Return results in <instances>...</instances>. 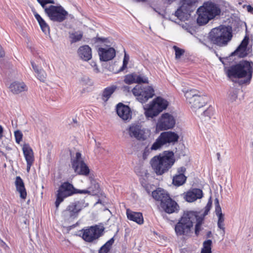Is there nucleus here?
Returning a JSON list of instances; mask_svg holds the SVG:
<instances>
[{"instance_id":"09e8293b","label":"nucleus","mask_w":253,"mask_h":253,"mask_svg":"<svg viewBox=\"0 0 253 253\" xmlns=\"http://www.w3.org/2000/svg\"><path fill=\"white\" fill-rule=\"evenodd\" d=\"M213 113V108L211 106H210L207 110H204L201 115L202 116L208 117V118L210 119L211 116L212 115Z\"/></svg>"},{"instance_id":"9b49d317","label":"nucleus","mask_w":253,"mask_h":253,"mask_svg":"<svg viewBox=\"0 0 253 253\" xmlns=\"http://www.w3.org/2000/svg\"><path fill=\"white\" fill-rule=\"evenodd\" d=\"M199 91L196 89H190L185 93L187 100L191 105V107L195 111L203 107L208 101L206 96L199 94Z\"/></svg>"},{"instance_id":"2eb2a0df","label":"nucleus","mask_w":253,"mask_h":253,"mask_svg":"<svg viewBox=\"0 0 253 253\" xmlns=\"http://www.w3.org/2000/svg\"><path fill=\"white\" fill-rule=\"evenodd\" d=\"M174 117L169 113H164L159 118L156 124V130H167L173 128L175 125Z\"/></svg>"},{"instance_id":"79ce46f5","label":"nucleus","mask_w":253,"mask_h":253,"mask_svg":"<svg viewBox=\"0 0 253 253\" xmlns=\"http://www.w3.org/2000/svg\"><path fill=\"white\" fill-rule=\"evenodd\" d=\"M135 83L138 84H148L149 80L147 77L142 75H138L135 73Z\"/></svg>"},{"instance_id":"3c124183","label":"nucleus","mask_w":253,"mask_h":253,"mask_svg":"<svg viewBox=\"0 0 253 253\" xmlns=\"http://www.w3.org/2000/svg\"><path fill=\"white\" fill-rule=\"evenodd\" d=\"M108 39L105 38L96 37L92 39L95 42H106Z\"/></svg>"},{"instance_id":"ddd939ff","label":"nucleus","mask_w":253,"mask_h":253,"mask_svg":"<svg viewBox=\"0 0 253 253\" xmlns=\"http://www.w3.org/2000/svg\"><path fill=\"white\" fill-rule=\"evenodd\" d=\"M72 168L74 172L78 175L88 176L90 169L82 157V154L77 152L75 157L71 159Z\"/></svg>"},{"instance_id":"bb28decb","label":"nucleus","mask_w":253,"mask_h":253,"mask_svg":"<svg viewBox=\"0 0 253 253\" xmlns=\"http://www.w3.org/2000/svg\"><path fill=\"white\" fill-rule=\"evenodd\" d=\"M9 88L14 94H18L27 89V86L23 82H17L12 83L10 85Z\"/></svg>"},{"instance_id":"58836bf2","label":"nucleus","mask_w":253,"mask_h":253,"mask_svg":"<svg viewBox=\"0 0 253 253\" xmlns=\"http://www.w3.org/2000/svg\"><path fill=\"white\" fill-rule=\"evenodd\" d=\"M189 14L190 12L187 11L185 8H183L182 5H181L175 12V16L180 20H182L185 15Z\"/></svg>"},{"instance_id":"69168bd1","label":"nucleus","mask_w":253,"mask_h":253,"mask_svg":"<svg viewBox=\"0 0 253 253\" xmlns=\"http://www.w3.org/2000/svg\"><path fill=\"white\" fill-rule=\"evenodd\" d=\"M46 4L48 3L54 4L55 2L53 0H45Z\"/></svg>"},{"instance_id":"774afa93","label":"nucleus","mask_w":253,"mask_h":253,"mask_svg":"<svg viewBox=\"0 0 253 253\" xmlns=\"http://www.w3.org/2000/svg\"><path fill=\"white\" fill-rule=\"evenodd\" d=\"M2 132H3V128L0 125V138H1L2 136Z\"/></svg>"},{"instance_id":"7ed1b4c3","label":"nucleus","mask_w":253,"mask_h":253,"mask_svg":"<svg viewBox=\"0 0 253 253\" xmlns=\"http://www.w3.org/2000/svg\"><path fill=\"white\" fill-rule=\"evenodd\" d=\"M233 37L232 27L229 26L220 25L213 28L209 33L208 39L211 44L218 48L227 46Z\"/></svg>"},{"instance_id":"7c9ffc66","label":"nucleus","mask_w":253,"mask_h":253,"mask_svg":"<svg viewBox=\"0 0 253 253\" xmlns=\"http://www.w3.org/2000/svg\"><path fill=\"white\" fill-rule=\"evenodd\" d=\"M99 185L95 180H92L91 181V185L88 187V189H83L81 191H85L82 194H87L91 195H96L99 192Z\"/></svg>"},{"instance_id":"a18cd8bd","label":"nucleus","mask_w":253,"mask_h":253,"mask_svg":"<svg viewBox=\"0 0 253 253\" xmlns=\"http://www.w3.org/2000/svg\"><path fill=\"white\" fill-rule=\"evenodd\" d=\"M215 204V212L217 216L223 215L224 214L222 212L221 208L220 207L219 200L217 198H216L214 201Z\"/></svg>"},{"instance_id":"20e7f679","label":"nucleus","mask_w":253,"mask_h":253,"mask_svg":"<svg viewBox=\"0 0 253 253\" xmlns=\"http://www.w3.org/2000/svg\"><path fill=\"white\" fill-rule=\"evenodd\" d=\"M221 9L219 5L211 1L205 2L203 6L197 10L198 17L197 19L199 25L207 24L208 22L216 16L220 14Z\"/></svg>"},{"instance_id":"393cba45","label":"nucleus","mask_w":253,"mask_h":253,"mask_svg":"<svg viewBox=\"0 0 253 253\" xmlns=\"http://www.w3.org/2000/svg\"><path fill=\"white\" fill-rule=\"evenodd\" d=\"M127 218L132 221L135 222L138 224L143 223L144 220L142 213L140 212L133 211L129 209L126 212Z\"/></svg>"},{"instance_id":"f257e3e1","label":"nucleus","mask_w":253,"mask_h":253,"mask_svg":"<svg viewBox=\"0 0 253 253\" xmlns=\"http://www.w3.org/2000/svg\"><path fill=\"white\" fill-rule=\"evenodd\" d=\"M227 77L232 80L238 79L240 85H248L251 83L253 74V62L243 60L239 63L225 69Z\"/></svg>"},{"instance_id":"1a4fd4ad","label":"nucleus","mask_w":253,"mask_h":253,"mask_svg":"<svg viewBox=\"0 0 253 253\" xmlns=\"http://www.w3.org/2000/svg\"><path fill=\"white\" fill-rule=\"evenodd\" d=\"M88 206L89 204L84 199L74 201L68 205L62 213L65 218L74 219L78 217L84 209Z\"/></svg>"},{"instance_id":"423d86ee","label":"nucleus","mask_w":253,"mask_h":253,"mask_svg":"<svg viewBox=\"0 0 253 253\" xmlns=\"http://www.w3.org/2000/svg\"><path fill=\"white\" fill-rule=\"evenodd\" d=\"M84 192L85 191H81V190L75 188L73 184L69 181L62 183L56 194L55 205L56 209L59 207L60 204L64 201L65 199L77 194H82V193Z\"/></svg>"},{"instance_id":"6ab92c4d","label":"nucleus","mask_w":253,"mask_h":253,"mask_svg":"<svg viewBox=\"0 0 253 253\" xmlns=\"http://www.w3.org/2000/svg\"><path fill=\"white\" fill-rule=\"evenodd\" d=\"M116 112L118 115L124 121H129L131 119L132 112L130 107L122 103L117 104Z\"/></svg>"},{"instance_id":"f8f14e48","label":"nucleus","mask_w":253,"mask_h":253,"mask_svg":"<svg viewBox=\"0 0 253 253\" xmlns=\"http://www.w3.org/2000/svg\"><path fill=\"white\" fill-rule=\"evenodd\" d=\"M44 11L51 21L59 23L64 21L68 15V12L61 5H51L45 8Z\"/></svg>"},{"instance_id":"a19ab883","label":"nucleus","mask_w":253,"mask_h":253,"mask_svg":"<svg viewBox=\"0 0 253 253\" xmlns=\"http://www.w3.org/2000/svg\"><path fill=\"white\" fill-rule=\"evenodd\" d=\"M212 200L211 198L210 197L208 200V202L206 206V207L204 208V211L203 212L202 211H198V212H200V215L201 216H203V217L205 218V216L207 215L209 212L210 211L211 206H212Z\"/></svg>"},{"instance_id":"412c9836","label":"nucleus","mask_w":253,"mask_h":253,"mask_svg":"<svg viewBox=\"0 0 253 253\" xmlns=\"http://www.w3.org/2000/svg\"><path fill=\"white\" fill-rule=\"evenodd\" d=\"M186 168L184 167L178 168L177 173L172 178V183L174 185L180 186L185 183L187 179V177L184 174Z\"/></svg>"},{"instance_id":"864d4df0","label":"nucleus","mask_w":253,"mask_h":253,"mask_svg":"<svg viewBox=\"0 0 253 253\" xmlns=\"http://www.w3.org/2000/svg\"><path fill=\"white\" fill-rule=\"evenodd\" d=\"M200 42L205 45L206 47H207L210 50H212L214 51V52L216 54V55L218 57V54L216 52V51L213 48L212 46H211L209 44H207L206 42H204L203 41H200Z\"/></svg>"},{"instance_id":"0eeeda50","label":"nucleus","mask_w":253,"mask_h":253,"mask_svg":"<svg viewBox=\"0 0 253 253\" xmlns=\"http://www.w3.org/2000/svg\"><path fill=\"white\" fill-rule=\"evenodd\" d=\"M169 102L161 96H158L150 102L147 107L144 108V115L147 119H153L165 110Z\"/></svg>"},{"instance_id":"6e6552de","label":"nucleus","mask_w":253,"mask_h":253,"mask_svg":"<svg viewBox=\"0 0 253 253\" xmlns=\"http://www.w3.org/2000/svg\"><path fill=\"white\" fill-rule=\"evenodd\" d=\"M104 230L103 226L96 224L84 227L80 230L79 236L86 242L94 243L104 235Z\"/></svg>"},{"instance_id":"6e6d98bb","label":"nucleus","mask_w":253,"mask_h":253,"mask_svg":"<svg viewBox=\"0 0 253 253\" xmlns=\"http://www.w3.org/2000/svg\"><path fill=\"white\" fill-rule=\"evenodd\" d=\"M131 87L128 85H124L122 86V90L125 92H129L130 91Z\"/></svg>"},{"instance_id":"5701e85b","label":"nucleus","mask_w":253,"mask_h":253,"mask_svg":"<svg viewBox=\"0 0 253 253\" xmlns=\"http://www.w3.org/2000/svg\"><path fill=\"white\" fill-rule=\"evenodd\" d=\"M203 196V193L202 190L198 188H194L187 192L185 199L188 202H193L198 199H201Z\"/></svg>"},{"instance_id":"680f3d73","label":"nucleus","mask_w":253,"mask_h":253,"mask_svg":"<svg viewBox=\"0 0 253 253\" xmlns=\"http://www.w3.org/2000/svg\"><path fill=\"white\" fill-rule=\"evenodd\" d=\"M127 65L126 64H125V63H123V65L121 67V68H120V71H123L124 70H125L126 68L127 67Z\"/></svg>"},{"instance_id":"4be33fe9","label":"nucleus","mask_w":253,"mask_h":253,"mask_svg":"<svg viewBox=\"0 0 253 253\" xmlns=\"http://www.w3.org/2000/svg\"><path fill=\"white\" fill-rule=\"evenodd\" d=\"M152 196L153 198L157 202H159L160 204L165 202L167 199L170 197L168 192L161 188H158L152 192Z\"/></svg>"},{"instance_id":"c85d7f7f","label":"nucleus","mask_w":253,"mask_h":253,"mask_svg":"<svg viewBox=\"0 0 253 253\" xmlns=\"http://www.w3.org/2000/svg\"><path fill=\"white\" fill-rule=\"evenodd\" d=\"M117 88V86L116 85H112L105 87L101 93L102 100L105 102H107L115 91Z\"/></svg>"},{"instance_id":"e433bc0d","label":"nucleus","mask_w":253,"mask_h":253,"mask_svg":"<svg viewBox=\"0 0 253 253\" xmlns=\"http://www.w3.org/2000/svg\"><path fill=\"white\" fill-rule=\"evenodd\" d=\"M212 241L208 239L204 242L201 253H212Z\"/></svg>"},{"instance_id":"338daca9","label":"nucleus","mask_w":253,"mask_h":253,"mask_svg":"<svg viewBox=\"0 0 253 253\" xmlns=\"http://www.w3.org/2000/svg\"><path fill=\"white\" fill-rule=\"evenodd\" d=\"M212 233L211 231H209L206 234V236L207 238H210L211 236Z\"/></svg>"},{"instance_id":"de8ad7c7","label":"nucleus","mask_w":253,"mask_h":253,"mask_svg":"<svg viewBox=\"0 0 253 253\" xmlns=\"http://www.w3.org/2000/svg\"><path fill=\"white\" fill-rule=\"evenodd\" d=\"M173 48L175 51V55L176 59H179L182 55L184 53V50L180 48L176 45H174L173 46Z\"/></svg>"},{"instance_id":"c03bdc74","label":"nucleus","mask_w":253,"mask_h":253,"mask_svg":"<svg viewBox=\"0 0 253 253\" xmlns=\"http://www.w3.org/2000/svg\"><path fill=\"white\" fill-rule=\"evenodd\" d=\"M135 73L127 74L125 76L124 82L127 84L135 83Z\"/></svg>"},{"instance_id":"dca6fc26","label":"nucleus","mask_w":253,"mask_h":253,"mask_svg":"<svg viewBox=\"0 0 253 253\" xmlns=\"http://www.w3.org/2000/svg\"><path fill=\"white\" fill-rule=\"evenodd\" d=\"M249 37L246 35L236 50L231 53L230 56H237L240 58H244L252 52V47H248Z\"/></svg>"},{"instance_id":"4468645a","label":"nucleus","mask_w":253,"mask_h":253,"mask_svg":"<svg viewBox=\"0 0 253 253\" xmlns=\"http://www.w3.org/2000/svg\"><path fill=\"white\" fill-rule=\"evenodd\" d=\"M131 138L144 141L147 139L146 129L143 127L140 122H136L131 123L126 129Z\"/></svg>"},{"instance_id":"a878e982","label":"nucleus","mask_w":253,"mask_h":253,"mask_svg":"<svg viewBox=\"0 0 253 253\" xmlns=\"http://www.w3.org/2000/svg\"><path fill=\"white\" fill-rule=\"evenodd\" d=\"M15 184L16 190L20 193V198L25 199L27 197V192L23 180L19 176L16 177Z\"/></svg>"},{"instance_id":"5fc2aeb1","label":"nucleus","mask_w":253,"mask_h":253,"mask_svg":"<svg viewBox=\"0 0 253 253\" xmlns=\"http://www.w3.org/2000/svg\"><path fill=\"white\" fill-rule=\"evenodd\" d=\"M129 57L128 54H127L126 52H125L124 57L123 59V63L128 64L129 61Z\"/></svg>"},{"instance_id":"ea45409f","label":"nucleus","mask_w":253,"mask_h":253,"mask_svg":"<svg viewBox=\"0 0 253 253\" xmlns=\"http://www.w3.org/2000/svg\"><path fill=\"white\" fill-rule=\"evenodd\" d=\"M165 143L160 135L156 139L151 147L152 150H157L165 145Z\"/></svg>"},{"instance_id":"2f4dec72","label":"nucleus","mask_w":253,"mask_h":253,"mask_svg":"<svg viewBox=\"0 0 253 253\" xmlns=\"http://www.w3.org/2000/svg\"><path fill=\"white\" fill-rule=\"evenodd\" d=\"M196 218L195 220L196 221V223L195 225V234L196 237H198L200 234V232L202 230L203 228H202V225L203 223V221L205 219L203 216H201L200 215V212L198 211H196Z\"/></svg>"},{"instance_id":"a211bd4d","label":"nucleus","mask_w":253,"mask_h":253,"mask_svg":"<svg viewBox=\"0 0 253 253\" xmlns=\"http://www.w3.org/2000/svg\"><path fill=\"white\" fill-rule=\"evenodd\" d=\"M97 51L101 61L107 62L112 60L116 56V50L113 47H99Z\"/></svg>"},{"instance_id":"39448f33","label":"nucleus","mask_w":253,"mask_h":253,"mask_svg":"<svg viewBox=\"0 0 253 253\" xmlns=\"http://www.w3.org/2000/svg\"><path fill=\"white\" fill-rule=\"evenodd\" d=\"M196 212L195 211L184 212L183 215L175 225L174 230L177 236H189L191 233L193 223L196 218Z\"/></svg>"},{"instance_id":"4d7b16f0","label":"nucleus","mask_w":253,"mask_h":253,"mask_svg":"<svg viewBox=\"0 0 253 253\" xmlns=\"http://www.w3.org/2000/svg\"><path fill=\"white\" fill-rule=\"evenodd\" d=\"M31 65H32V66L34 71L35 72V73H37L38 71H39L40 70V69L39 68V67L36 65V64L33 61L31 62Z\"/></svg>"},{"instance_id":"72a5a7b5","label":"nucleus","mask_w":253,"mask_h":253,"mask_svg":"<svg viewBox=\"0 0 253 253\" xmlns=\"http://www.w3.org/2000/svg\"><path fill=\"white\" fill-rule=\"evenodd\" d=\"M197 2V0H181V5L183 8H185L187 11L191 13L194 10L193 8Z\"/></svg>"},{"instance_id":"b1692460","label":"nucleus","mask_w":253,"mask_h":253,"mask_svg":"<svg viewBox=\"0 0 253 253\" xmlns=\"http://www.w3.org/2000/svg\"><path fill=\"white\" fill-rule=\"evenodd\" d=\"M78 54L84 61H88L92 57L91 49L87 45L80 46L78 50Z\"/></svg>"},{"instance_id":"aec40b11","label":"nucleus","mask_w":253,"mask_h":253,"mask_svg":"<svg viewBox=\"0 0 253 253\" xmlns=\"http://www.w3.org/2000/svg\"><path fill=\"white\" fill-rule=\"evenodd\" d=\"M165 145H174L178 142L179 136L178 134L171 131H167L162 132L160 135Z\"/></svg>"},{"instance_id":"4c0bfd02","label":"nucleus","mask_w":253,"mask_h":253,"mask_svg":"<svg viewBox=\"0 0 253 253\" xmlns=\"http://www.w3.org/2000/svg\"><path fill=\"white\" fill-rule=\"evenodd\" d=\"M239 91V90L237 88H231L228 92V99L229 101L231 102L235 101L237 99Z\"/></svg>"},{"instance_id":"f03ea898","label":"nucleus","mask_w":253,"mask_h":253,"mask_svg":"<svg viewBox=\"0 0 253 253\" xmlns=\"http://www.w3.org/2000/svg\"><path fill=\"white\" fill-rule=\"evenodd\" d=\"M175 162L174 153L172 151H165L153 157L150 161L152 170L157 176L167 173Z\"/></svg>"},{"instance_id":"c9c22d12","label":"nucleus","mask_w":253,"mask_h":253,"mask_svg":"<svg viewBox=\"0 0 253 253\" xmlns=\"http://www.w3.org/2000/svg\"><path fill=\"white\" fill-rule=\"evenodd\" d=\"M212 241L208 239L204 242L201 253H212Z\"/></svg>"},{"instance_id":"37998d69","label":"nucleus","mask_w":253,"mask_h":253,"mask_svg":"<svg viewBox=\"0 0 253 253\" xmlns=\"http://www.w3.org/2000/svg\"><path fill=\"white\" fill-rule=\"evenodd\" d=\"M223 215H220L217 216L218 217V221H217V227L218 228L221 229L222 231V234L223 235L225 234V224H224V217Z\"/></svg>"},{"instance_id":"9d476101","label":"nucleus","mask_w":253,"mask_h":253,"mask_svg":"<svg viewBox=\"0 0 253 253\" xmlns=\"http://www.w3.org/2000/svg\"><path fill=\"white\" fill-rule=\"evenodd\" d=\"M131 92L136 99L141 103L146 102L155 95V91L152 86L137 84L132 89Z\"/></svg>"},{"instance_id":"cd10ccee","label":"nucleus","mask_w":253,"mask_h":253,"mask_svg":"<svg viewBox=\"0 0 253 253\" xmlns=\"http://www.w3.org/2000/svg\"><path fill=\"white\" fill-rule=\"evenodd\" d=\"M22 150L26 162L34 161V152L29 144L25 143L23 145Z\"/></svg>"},{"instance_id":"e2e57ef3","label":"nucleus","mask_w":253,"mask_h":253,"mask_svg":"<svg viewBox=\"0 0 253 253\" xmlns=\"http://www.w3.org/2000/svg\"><path fill=\"white\" fill-rule=\"evenodd\" d=\"M4 56V51L3 50L1 47L0 46V57H2Z\"/></svg>"},{"instance_id":"bf43d9fd","label":"nucleus","mask_w":253,"mask_h":253,"mask_svg":"<svg viewBox=\"0 0 253 253\" xmlns=\"http://www.w3.org/2000/svg\"><path fill=\"white\" fill-rule=\"evenodd\" d=\"M38 2L41 4L42 8H45L46 5L45 0H37Z\"/></svg>"},{"instance_id":"603ef678","label":"nucleus","mask_w":253,"mask_h":253,"mask_svg":"<svg viewBox=\"0 0 253 253\" xmlns=\"http://www.w3.org/2000/svg\"><path fill=\"white\" fill-rule=\"evenodd\" d=\"M151 147L149 148L148 147H146L144 150L143 153V159H146L147 156L149 155L151 151Z\"/></svg>"},{"instance_id":"13d9d810","label":"nucleus","mask_w":253,"mask_h":253,"mask_svg":"<svg viewBox=\"0 0 253 253\" xmlns=\"http://www.w3.org/2000/svg\"><path fill=\"white\" fill-rule=\"evenodd\" d=\"M27 163V171L29 172L30 170L31 166H32L34 162H26Z\"/></svg>"},{"instance_id":"f3484780","label":"nucleus","mask_w":253,"mask_h":253,"mask_svg":"<svg viewBox=\"0 0 253 253\" xmlns=\"http://www.w3.org/2000/svg\"><path fill=\"white\" fill-rule=\"evenodd\" d=\"M159 207L162 210L169 214L177 212L179 209V207L177 203L174 200L172 199L170 197L167 199L165 202L160 204Z\"/></svg>"},{"instance_id":"473e14b6","label":"nucleus","mask_w":253,"mask_h":253,"mask_svg":"<svg viewBox=\"0 0 253 253\" xmlns=\"http://www.w3.org/2000/svg\"><path fill=\"white\" fill-rule=\"evenodd\" d=\"M115 242V236L107 241L98 250V253H108Z\"/></svg>"},{"instance_id":"49530a36","label":"nucleus","mask_w":253,"mask_h":253,"mask_svg":"<svg viewBox=\"0 0 253 253\" xmlns=\"http://www.w3.org/2000/svg\"><path fill=\"white\" fill-rule=\"evenodd\" d=\"M36 74L37 78L41 82H44L46 78V74L45 71L42 69H41L38 71Z\"/></svg>"},{"instance_id":"c756f323","label":"nucleus","mask_w":253,"mask_h":253,"mask_svg":"<svg viewBox=\"0 0 253 253\" xmlns=\"http://www.w3.org/2000/svg\"><path fill=\"white\" fill-rule=\"evenodd\" d=\"M34 14L36 19L38 22L42 31L45 34H49V27L45 22L44 20L37 12H34Z\"/></svg>"},{"instance_id":"f704fd0d","label":"nucleus","mask_w":253,"mask_h":253,"mask_svg":"<svg viewBox=\"0 0 253 253\" xmlns=\"http://www.w3.org/2000/svg\"><path fill=\"white\" fill-rule=\"evenodd\" d=\"M83 36V33L82 31H76L70 33L69 38L71 43L77 42L80 41Z\"/></svg>"},{"instance_id":"8fccbe9b","label":"nucleus","mask_w":253,"mask_h":253,"mask_svg":"<svg viewBox=\"0 0 253 253\" xmlns=\"http://www.w3.org/2000/svg\"><path fill=\"white\" fill-rule=\"evenodd\" d=\"M14 136L16 142L19 144L22 139V133L21 131L17 130L14 132Z\"/></svg>"},{"instance_id":"052dcab7","label":"nucleus","mask_w":253,"mask_h":253,"mask_svg":"<svg viewBox=\"0 0 253 253\" xmlns=\"http://www.w3.org/2000/svg\"><path fill=\"white\" fill-rule=\"evenodd\" d=\"M247 11L253 14V7H252L251 5H248L247 7Z\"/></svg>"},{"instance_id":"0e129e2a","label":"nucleus","mask_w":253,"mask_h":253,"mask_svg":"<svg viewBox=\"0 0 253 253\" xmlns=\"http://www.w3.org/2000/svg\"><path fill=\"white\" fill-rule=\"evenodd\" d=\"M149 186L148 185H146L145 186V190L146 191L147 193L149 195L150 194V193H151V191L149 189Z\"/></svg>"}]
</instances>
